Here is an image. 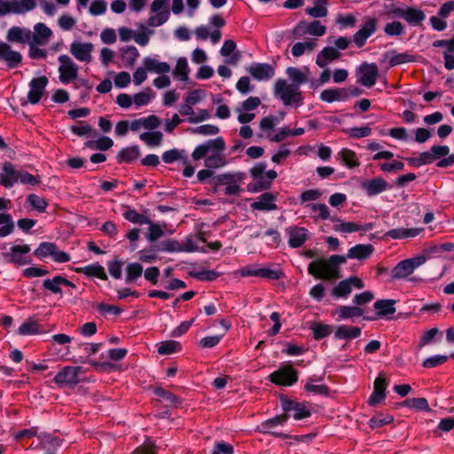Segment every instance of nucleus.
I'll return each mask as SVG.
<instances>
[{
	"label": "nucleus",
	"mask_w": 454,
	"mask_h": 454,
	"mask_svg": "<svg viewBox=\"0 0 454 454\" xmlns=\"http://www.w3.org/2000/svg\"><path fill=\"white\" fill-rule=\"evenodd\" d=\"M84 372L85 370L82 366H65L56 374L53 380L59 387L74 386L80 382V374Z\"/></svg>",
	"instance_id": "f8f14e48"
},
{
	"label": "nucleus",
	"mask_w": 454,
	"mask_h": 454,
	"mask_svg": "<svg viewBox=\"0 0 454 454\" xmlns=\"http://www.w3.org/2000/svg\"><path fill=\"white\" fill-rule=\"evenodd\" d=\"M246 69L257 81H269L275 75V67L268 63H253Z\"/></svg>",
	"instance_id": "6ab92c4d"
},
{
	"label": "nucleus",
	"mask_w": 454,
	"mask_h": 454,
	"mask_svg": "<svg viewBox=\"0 0 454 454\" xmlns=\"http://www.w3.org/2000/svg\"><path fill=\"white\" fill-rule=\"evenodd\" d=\"M359 71L361 73L359 82L362 85L370 88L375 84L379 76V69L375 63L363 64Z\"/></svg>",
	"instance_id": "b1692460"
},
{
	"label": "nucleus",
	"mask_w": 454,
	"mask_h": 454,
	"mask_svg": "<svg viewBox=\"0 0 454 454\" xmlns=\"http://www.w3.org/2000/svg\"><path fill=\"white\" fill-rule=\"evenodd\" d=\"M173 75L182 82H186L189 77V66L187 59L181 57L177 59L173 70Z\"/></svg>",
	"instance_id": "de8ad7c7"
},
{
	"label": "nucleus",
	"mask_w": 454,
	"mask_h": 454,
	"mask_svg": "<svg viewBox=\"0 0 454 454\" xmlns=\"http://www.w3.org/2000/svg\"><path fill=\"white\" fill-rule=\"evenodd\" d=\"M427 261L426 256L419 255L417 257L406 259L398 262L392 270L391 278L393 280L403 279L411 276L413 271L423 265Z\"/></svg>",
	"instance_id": "0eeeda50"
},
{
	"label": "nucleus",
	"mask_w": 454,
	"mask_h": 454,
	"mask_svg": "<svg viewBox=\"0 0 454 454\" xmlns=\"http://www.w3.org/2000/svg\"><path fill=\"white\" fill-rule=\"evenodd\" d=\"M363 313V309L357 306H340L336 309V315L339 317V319L358 317Z\"/></svg>",
	"instance_id": "a18cd8bd"
},
{
	"label": "nucleus",
	"mask_w": 454,
	"mask_h": 454,
	"mask_svg": "<svg viewBox=\"0 0 454 454\" xmlns=\"http://www.w3.org/2000/svg\"><path fill=\"white\" fill-rule=\"evenodd\" d=\"M278 193L272 192H263L259 197H257L256 200L254 201L250 207L253 210L258 211H274L278 209V206L276 204Z\"/></svg>",
	"instance_id": "5701e85b"
},
{
	"label": "nucleus",
	"mask_w": 454,
	"mask_h": 454,
	"mask_svg": "<svg viewBox=\"0 0 454 454\" xmlns=\"http://www.w3.org/2000/svg\"><path fill=\"white\" fill-rule=\"evenodd\" d=\"M35 255L40 259L51 256L56 262H67L71 260L70 255L58 248L56 244L51 242H42L34 252Z\"/></svg>",
	"instance_id": "9d476101"
},
{
	"label": "nucleus",
	"mask_w": 454,
	"mask_h": 454,
	"mask_svg": "<svg viewBox=\"0 0 454 454\" xmlns=\"http://www.w3.org/2000/svg\"><path fill=\"white\" fill-rule=\"evenodd\" d=\"M143 270V266L140 263H129L125 269V282L128 284L136 282L142 276Z\"/></svg>",
	"instance_id": "8fccbe9b"
},
{
	"label": "nucleus",
	"mask_w": 454,
	"mask_h": 454,
	"mask_svg": "<svg viewBox=\"0 0 454 454\" xmlns=\"http://www.w3.org/2000/svg\"><path fill=\"white\" fill-rule=\"evenodd\" d=\"M52 35L53 33L50 27L43 22H38L34 26L30 43L45 46L50 42Z\"/></svg>",
	"instance_id": "393cba45"
},
{
	"label": "nucleus",
	"mask_w": 454,
	"mask_h": 454,
	"mask_svg": "<svg viewBox=\"0 0 454 454\" xmlns=\"http://www.w3.org/2000/svg\"><path fill=\"white\" fill-rule=\"evenodd\" d=\"M387 56L388 58V63L391 67L412 62L414 60V57L407 52L396 53L395 51H388Z\"/></svg>",
	"instance_id": "864d4df0"
},
{
	"label": "nucleus",
	"mask_w": 454,
	"mask_h": 454,
	"mask_svg": "<svg viewBox=\"0 0 454 454\" xmlns=\"http://www.w3.org/2000/svg\"><path fill=\"white\" fill-rule=\"evenodd\" d=\"M169 0H154L150 6V17L147 20L149 27H160L169 18Z\"/></svg>",
	"instance_id": "1a4fd4ad"
},
{
	"label": "nucleus",
	"mask_w": 454,
	"mask_h": 454,
	"mask_svg": "<svg viewBox=\"0 0 454 454\" xmlns=\"http://www.w3.org/2000/svg\"><path fill=\"white\" fill-rule=\"evenodd\" d=\"M139 138L148 146L154 147L161 145L163 135L160 131L144 132L140 134Z\"/></svg>",
	"instance_id": "603ef678"
},
{
	"label": "nucleus",
	"mask_w": 454,
	"mask_h": 454,
	"mask_svg": "<svg viewBox=\"0 0 454 454\" xmlns=\"http://www.w3.org/2000/svg\"><path fill=\"white\" fill-rule=\"evenodd\" d=\"M76 271L79 273H82L87 277H94L100 278L102 280L107 279V275L105 271L104 267L98 263H93L87 265L83 268L76 269Z\"/></svg>",
	"instance_id": "58836bf2"
},
{
	"label": "nucleus",
	"mask_w": 454,
	"mask_h": 454,
	"mask_svg": "<svg viewBox=\"0 0 454 454\" xmlns=\"http://www.w3.org/2000/svg\"><path fill=\"white\" fill-rule=\"evenodd\" d=\"M186 157L187 156H186V153L184 150L179 151L175 148V149H171V150L164 152L162 154V160L167 164H170L178 160H184Z\"/></svg>",
	"instance_id": "0e129e2a"
},
{
	"label": "nucleus",
	"mask_w": 454,
	"mask_h": 454,
	"mask_svg": "<svg viewBox=\"0 0 454 454\" xmlns=\"http://www.w3.org/2000/svg\"><path fill=\"white\" fill-rule=\"evenodd\" d=\"M114 145V141L108 137H100L95 141H88L86 146L90 149L106 151Z\"/></svg>",
	"instance_id": "e2e57ef3"
},
{
	"label": "nucleus",
	"mask_w": 454,
	"mask_h": 454,
	"mask_svg": "<svg viewBox=\"0 0 454 454\" xmlns=\"http://www.w3.org/2000/svg\"><path fill=\"white\" fill-rule=\"evenodd\" d=\"M274 94L285 106H300L303 104L302 93L297 85H291L285 79H278L274 84Z\"/></svg>",
	"instance_id": "20e7f679"
},
{
	"label": "nucleus",
	"mask_w": 454,
	"mask_h": 454,
	"mask_svg": "<svg viewBox=\"0 0 454 454\" xmlns=\"http://www.w3.org/2000/svg\"><path fill=\"white\" fill-rule=\"evenodd\" d=\"M337 160L348 168H354L360 165L356 153L348 148H342L336 156Z\"/></svg>",
	"instance_id": "c9c22d12"
},
{
	"label": "nucleus",
	"mask_w": 454,
	"mask_h": 454,
	"mask_svg": "<svg viewBox=\"0 0 454 454\" xmlns=\"http://www.w3.org/2000/svg\"><path fill=\"white\" fill-rule=\"evenodd\" d=\"M243 179L244 174L240 172L221 174L215 177L216 184L224 185V193L230 196L239 195L242 192L240 184Z\"/></svg>",
	"instance_id": "6e6552de"
},
{
	"label": "nucleus",
	"mask_w": 454,
	"mask_h": 454,
	"mask_svg": "<svg viewBox=\"0 0 454 454\" xmlns=\"http://www.w3.org/2000/svg\"><path fill=\"white\" fill-rule=\"evenodd\" d=\"M269 379L278 386H292L298 380V372L292 365L286 364L270 373Z\"/></svg>",
	"instance_id": "9b49d317"
},
{
	"label": "nucleus",
	"mask_w": 454,
	"mask_h": 454,
	"mask_svg": "<svg viewBox=\"0 0 454 454\" xmlns=\"http://www.w3.org/2000/svg\"><path fill=\"white\" fill-rule=\"evenodd\" d=\"M127 210L123 213V216L126 220L139 224H146L150 223L151 220L149 217L143 214H139L135 209H131L129 207H126Z\"/></svg>",
	"instance_id": "13d9d810"
},
{
	"label": "nucleus",
	"mask_w": 454,
	"mask_h": 454,
	"mask_svg": "<svg viewBox=\"0 0 454 454\" xmlns=\"http://www.w3.org/2000/svg\"><path fill=\"white\" fill-rule=\"evenodd\" d=\"M278 123V118L274 115H268L266 117H263L260 121V129L262 133H260L258 136L260 137H266L267 133H272L271 130Z\"/></svg>",
	"instance_id": "052dcab7"
},
{
	"label": "nucleus",
	"mask_w": 454,
	"mask_h": 454,
	"mask_svg": "<svg viewBox=\"0 0 454 454\" xmlns=\"http://www.w3.org/2000/svg\"><path fill=\"white\" fill-rule=\"evenodd\" d=\"M42 332V326L36 320L32 318L27 319L23 324H21L18 330V333L20 335H35L39 334Z\"/></svg>",
	"instance_id": "37998d69"
},
{
	"label": "nucleus",
	"mask_w": 454,
	"mask_h": 454,
	"mask_svg": "<svg viewBox=\"0 0 454 454\" xmlns=\"http://www.w3.org/2000/svg\"><path fill=\"white\" fill-rule=\"evenodd\" d=\"M140 31L135 32L134 41L140 46H146L150 40V35L153 34V31L145 27L144 24L138 26Z\"/></svg>",
	"instance_id": "680f3d73"
},
{
	"label": "nucleus",
	"mask_w": 454,
	"mask_h": 454,
	"mask_svg": "<svg viewBox=\"0 0 454 454\" xmlns=\"http://www.w3.org/2000/svg\"><path fill=\"white\" fill-rule=\"evenodd\" d=\"M225 142L222 137L209 139L195 147L192 153L194 160L205 158L204 165L207 168H220L227 165V160L223 152Z\"/></svg>",
	"instance_id": "f257e3e1"
},
{
	"label": "nucleus",
	"mask_w": 454,
	"mask_h": 454,
	"mask_svg": "<svg viewBox=\"0 0 454 454\" xmlns=\"http://www.w3.org/2000/svg\"><path fill=\"white\" fill-rule=\"evenodd\" d=\"M286 73L289 79L293 82L291 85H297L300 88L301 84L306 83L309 81V69L307 67L301 70L298 67H287Z\"/></svg>",
	"instance_id": "72a5a7b5"
},
{
	"label": "nucleus",
	"mask_w": 454,
	"mask_h": 454,
	"mask_svg": "<svg viewBox=\"0 0 454 454\" xmlns=\"http://www.w3.org/2000/svg\"><path fill=\"white\" fill-rule=\"evenodd\" d=\"M266 162H257L253 168L249 169L250 176L254 183L247 184V190L251 192H260L269 190L273 181L277 178L278 174L275 170H266Z\"/></svg>",
	"instance_id": "7ed1b4c3"
},
{
	"label": "nucleus",
	"mask_w": 454,
	"mask_h": 454,
	"mask_svg": "<svg viewBox=\"0 0 454 454\" xmlns=\"http://www.w3.org/2000/svg\"><path fill=\"white\" fill-rule=\"evenodd\" d=\"M23 60L22 54L12 48V46L0 41V62L4 63L7 68L14 69L19 67Z\"/></svg>",
	"instance_id": "4468645a"
},
{
	"label": "nucleus",
	"mask_w": 454,
	"mask_h": 454,
	"mask_svg": "<svg viewBox=\"0 0 454 454\" xmlns=\"http://www.w3.org/2000/svg\"><path fill=\"white\" fill-rule=\"evenodd\" d=\"M317 47V42L315 40H309L306 42L295 43L291 50L293 56L298 58L302 56L306 52L312 51Z\"/></svg>",
	"instance_id": "09e8293b"
},
{
	"label": "nucleus",
	"mask_w": 454,
	"mask_h": 454,
	"mask_svg": "<svg viewBox=\"0 0 454 454\" xmlns=\"http://www.w3.org/2000/svg\"><path fill=\"white\" fill-rule=\"evenodd\" d=\"M38 438L40 440V448L46 450H54L61 442L59 438L49 434H41Z\"/></svg>",
	"instance_id": "6e6d98bb"
},
{
	"label": "nucleus",
	"mask_w": 454,
	"mask_h": 454,
	"mask_svg": "<svg viewBox=\"0 0 454 454\" xmlns=\"http://www.w3.org/2000/svg\"><path fill=\"white\" fill-rule=\"evenodd\" d=\"M284 414L293 412V418L296 420L310 417L311 409L304 403H298L294 400L285 399L282 401Z\"/></svg>",
	"instance_id": "dca6fc26"
},
{
	"label": "nucleus",
	"mask_w": 454,
	"mask_h": 454,
	"mask_svg": "<svg viewBox=\"0 0 454 454\" xmlns=\"http://www.w3.org/2000/svg\"><path fill=\"white\" fill-rule=\"evenodd\" d=\"M94 45L92 43L80 41L73 42L69 46L70 53L81 62L90 63L92 60V51Z\"/></svg>",
	"instance_id": "a211bd4d"
},
{
	"label": "nucleus",
	"mask_w": 454,
	"mask_h": 454,
	"mask_svg": "<svg viewBox=\"0 0 454 454\" xmlns=\"http://www.w3.org/2000/svg\"><path fill=\"white\" fill-rule=\"evenodd\" d=\"M420 228H398L388 231L386 236L393 239H401L406 238H414L421 232Z\"/></svg>",
	"instance_id": "4c0bfd02"
},
{
	"label": "nucleus",
	"mask_w": 454,
	"mask_h": 454,
	"mask_svg": "<svg viewBox=\"0 0 454 454\" xmlns=\"http://www.w3.org/2000/svg\"><path fill=\"white\" fill-rule=\"evenodd\" d=\"M138 146H129L121 149L117 154V161L119 163H129L136 160L139 157Z\"/></svg>",
	"instance_id": "79ce46f5"
},
{
	"label": "nucleus",
	"mask_w": 454,
	"mask_h": 454,
	"mask_svg": "<svg viewBox=\"0 0 454 454\" xmlns=\"http://www.w3.org/2000/svg\"><path fill=\"white\" fill-rule=\"evenodd\" d=\"M328 0H314V6L307 7L305 12L312 18L318 19L327 16Z\"/></svg>",
	"instance_id": "ea45409f"
},
{
	"label": "nucleus",
	"mask_w": 454,
	"mask_h": 454,
	"mask_svg": "<svg viewBox=\"0 0 454 454\" xmlns=\"http://www.w3.org/2000/svg\"><path fill=\"white\" fill-rule=\"evenodd\" d=\"M287 419L288 414H281L263 421L258 426L257 429L262 434H274L277 437L286 439L288 438L287 434L284 433H277L273 429L278 426L284 425L287 421Z\"/></svg>",
	"instance_id": "412c9836"
},
{
	"label": "nucleus",
	"mask_w": 454,
	"mask_h": 454,
	"mask_svg": "<svg viewBox=\"0 0 454 454\" xmlns=\"http://www.w3.org/2000/svg\"><path fill=\"white\" fill-rule=\"evenodd\" d=\"M62 286H69L72 288L76 287L73 282L60 275L55 276L52 278H46L43 282V288L55 294H62Z\"/></svg>",
	"instance_id": "cd10ccee"
},
{
	"label": "nucleus",
	"mask_w": 454,
	"mask_h": 454,
	"mask_svg": "<svg viewBox=\"0 0 454 454\" xmlns=\"http://www.w3.org/2000/svg\"><path fill=\"white\" fill-rule=\"evenodd\" d=\"M403 405L417 411H431L427 400L424 397L408 398L403 401Z\"/></svg>",
	"instance_id": "4d7b16f0"
},
{
	"label": "nucleus",
	"mask_w": 454,
	"mask_h": 454,
	"mask_svg": "<svg viewBox=\"0 0 454 454\" xmlns=\"http://www.w3.org/2000/svg\"><path fill=\"white\" fill-rule=\"evenodd\" d=\"M32 31L27 27L14 26L6 34V39L10 43H29Z\"/></svg>",
	"instance_id": "bb28decb"
},
{
	"label": "nucleus",
	"mask_w": 454,
	"mask_h": 454,
	"mask_svg": "<svg viewBox=\"0 0 454 454\" xmlns=\"http://www.w3.org/2000/svg\"><path fill=\"white\" fill-rule=\"evenodd\" d=\"M121 59L125 67H132L139 57V51L135 46H127L121 49Z\"/></svg>",
	"instance_id": "49530a36"
},
{
	"label": "nucleus",
	"mask_w": 454,
	"mask_h": 454,
	"mask_svg": "<svg viewBox=\"0 0 454 454\" xmlns=\"http://www.w3.org/2000/svg\"><path fill=\"white\" fill-rule=\"evenodd\" d=\"M36 7L35 0H12V14H25Z\"/></svg>",
	"instance_id": "c03bdc74"
},
{
	"label": "nucleus",
	"mask_w": 454,
	"mask_h": 454,
	"mask_svg": "<svg viewBox=\"0 0 454 454\" xmlns=\"http://www.w3.org/2000/svg\"><path fill=\"white\" fill-rule=\"evenodd\" d=\"M345 262V255L333 254L328 259L320 258L312 261L308 266V272L316 278L337 279L340 278V265Z\"/></svg>",
	"instance_id": "f03ea898"
},
{
	"label": "nucleus",
	"mask_w": 454,
	"mask_h": 454,
	"mask_svg": "<svg viewBox=\"0 0 454 454\" xmlns=\"http://www.w3.org/2000/svg\"><path fill=\"white\" fill-rule=\"evenodd\" d=\"M142 64L151 73L164 74L170 71V66L167 62H160L155 58L145 57L143 59Z\"/></svg>",
	"instance_id": "2f4dec72"
},
{
	"label": "nucleus",
	"mask_w": 454,
	"mask_h": 454,
	"mask_svg": "<svg viewBox=\"0 0 454 454\" xmlns=\"http://www.w3.org/2000/svg\"><path fill=\"white\" fill-rule=\"evenodd\" d=\"M361 335V328L357 326H349V325H340L335 333L334 337L337 340H344V339H356Z\"/></svg>",
	"instance_id": "e433bc0d"
},
{
	"label": "nucleus",
	"mask_w": 454,
	"mask_h": 454,
	"mask_svg": "<svg viewBox=\"0 0 454 454\" xmlns=\"http://www.w3.org/2000/svg\"><path fill=\"white\" fill-rule=\"evenodd\" d=\"M384 32L389 36H399L404 34V27L400 21L394 20L385 25Z\"/></svg>",
	"instance_id": "774afa93"
},
{
	"label": "nucleus",
	"mask_w": 454,
	"mask_h": 454,
	"mask_svg": "<svg viewBox=\"0 0 454 454\" xmlns=\"http://www.w3.org/2000/svg\"><path fill=\"white\" fill-rule=\"evenodd\" d=\"M30 252L28 245H14L7 252L3 253V258L7 262L18 266L28 264L27 254Z\"/></svg>",
	"instance_id": "ddd939ff"
},
{
	"label": "nucleus",
	"mask_w": 454,
	"mask_h": 454,
	"mask_svg": "<svg viewBox=\"0 0 454 454\" xmlns=\"http://www.w3.org/2000/svg\"><path fill=\"white\" fill-rule=\"evenodd\" d=\"M153 98L154 92L151 88L147 87L133 96V103L137 107H141L147 106Z\"/></svg>",
	"instance_id": "5fc2aeb1"
},
{
	"label": "nucleus",
	"mask_w": 454,
	"mask_h": 454,
	"mask_svg": "<svg viewBox=\"0 0 454 454\" xmlns=\"http://www.w3.org/2000/svg\"><path fill=\"white\" fill-rule=\"evenodd\" d=\"M389 185L383 177H374L362 184V188L368 196L380 194L388 189Z\"/></svg>",
	"instance_id": "c756f323"
},
{
	"label": "nucleus",
	"mask_w": 454,
	"mask_h": 454,
	"mask_svg": "<svg viewBox=\"0 0 454 454\" xmlns=\"http://www.w3.org/2000/svg\"><path fill=\"white\" fill-rule=\"evenodd\" d=\"M181 344L176 340L161 341L158 346V353L162 356L171 355L180 351Z\"/></svg>",
	"instance_id": "bf43d9fd"
},
{
	"label": "nucleus",
	"mask_w": 454,
	"mask_h": 454,
	"mask_svg": "<svg viewBox=\"0 0 454 454\" xmlns=\"http://www.w3.org/2000/svg\"><path fill=\"white\" fill-rule=\"evenodd\" d=\"M389 13L396 18L403 19L412 27L421 26L426 19V14L422 10L412 6H392Z\"/></svg>",
	"instance_id": "423d86ee"
},
{
	"label": "nucleus",
	"mask_w": 454,
	"mask_h": 454,
	"mask_svg": "<svg viewBox=\"0 0 454 454\" xmlns=\"http://www.w3.org/2000/svg\"><path fill=\"white\" fill-rule=\"evenodd\" d=\"M331 221L334 223L333 230L339 233H352L359 231H367L372 229L373 224L369 223L364 225L353 222H344L340 218L333 217Z\"/></svg>",
	"instance_id": "4be33fe9"
},
{
	"label": "nucleus",
	"mask_w": 454,
	"mask_h": 454,
	"mask_svg": "<svg viewBox=\"0 0 454 454\" xmlns=\"http://www.w3.org/2000/svg\"><path fill=\"white\" fill-rule=\"evenodd\" d=\"M377 20L375 18H368L362 25L360 29L353 35L355 44L361 48L365 43L367 39L376 31Z\"/></svg>",
	"instance_id": "aec40b11"
},
{
	"label": "nucleus",
	"mask_w": 454,
	"mask_h": 454,
	"mask_svg": "<svg viewBox=\"0 0 454 454\" xmlns=\"http://www.w3.org/2000/svg\"><path fill=\"white\" fill-rule=\"evenodd\" d=\"M58 61L59 63V80L62 84H68L77 80L79 67L70 56L61 54L59 56Z\"/></svg>",
	"instance_id": "39448f33"
},
{
	"label": "nucleus",
	"mask_w": 454,
	"mask_h": 454,
	"mask_svg": "<svg viewBox=\"0 0 454 454\" xmlns=\"http://www.w3.org/2000/svg\"><path fill=\"white\" fill-rule=\"evenodd\" d=\"M373 247L371 244H358L348 249L346 257L349 259L364 260L372 255Z\"/></svg>",
	"instance_id": "7c9ffc66"
},
{
	"label": "nucleus",
	"mask_w": 454,
	"mask_h": 454,
	"mask_svg": "<svg viewBox=\"0 0 454 454\" xmlns=\"http://www.w3.org/2000/svg\"><path fill=\"white\" fill-rule=\"evenodd\" d=\"M20 170L16 169L11 162H4L0 173V184L11 188L19 182Z\"/></svg>",
	"instance_id": "a878e982"
},
{
	"label": "nucleus",
	"mask_w": 454,
	"mask_h": 454,
	"mask_svg": "<svg viewBox=\"0 0 454 454\" xmlns=\"http://www.w3.org/2000/svg\"><path fill=\"white\" fill-rule=\"evenodd\" d=\"M407 161L411 165L419 167L433 163L434 161V158L432 155V152H423L416 158H408Z\"/></svg>",
	"instance_id": "69168bd1"
},
{
	"label": "nucleus",
	"mask_w": 454,
	"mask_h": 454,
	"mask_svg": "<svg viewBox=\"0 0 454 454\" xmlns=\"http://www.w3.org/2000/svg\"><path fill=\"white\" fill-rule=\"evenodd\" d=\"M347 98L348 95L345 90L340 89H327L323 90L320 94V99L327 103L343 101Z\"/></svg>",
	"instance_id": "a19ab883"
},
{
	"label": "nucleus",
	"mask_w": 454,
	"mask_h": 454,
	"mask_svg": "<svg viewBox=\"0 0 454 454\" xmlns=\"http://www.w3.org/2000/svg\"><path fill=\"white\" fill-rule=\"evenodd\" d=\"M326 32V27L319 20L310 22L301 21L293 29V34L296 36L309 35L316 37L323 36Z\"/></svg>",
	"instance_id": "2eb2a0df"
},
{
	"label": "nucleus",
	"mask_w": 454,
	"mask_h": 454,
	"mask_svg": "<svg viewBox=\"0 0 454 454\" xmlns=\"http://www.w3.org/2000/svg\"><path fill=\"white\" fill-rule=\"evenodd\" d=\"M48 82V78L44 75L33 78L30 81L29 90L27 92V101L30 104L35 105L39 103L45 92Z\"/></svg>",
	"instance_id": "f3484780"
},
{
	"label": "nucleus",
	"mask_w": 454,
	"mask_h": 454,
	"mask_svg": "<svg viewBox=\"0 0 454 454\" xmlns=\"http://www.w3.org/2000/svg\"><path fill=\"white\" fill-rule=\"evenodd\" d=\"M340 52L334 47H325L317 56L316 63L320 67H325L330 61L340 58Z\"/></svg>",
	"instance_id": "f704fd0d"
},
{
	"label": "nucleus",
	"mask_w": 454,
	"mask_h": 454,
	"mask_svg": "<svg viewBox=\"0 0 454 454\" xmlns=\"http://www.w3.org/2000/svg\"><path fill=\"white\" fill-rule=\"evenodd\" d=\"M288 245L293 248L301 247L308 239V230L304 227L294 226L286 230Z\"/></svg>",
	"instance_id": "c85d7f7f"
},
{
	"label": "nucleus",
	"mask_w": 454,
	"mask_h": 454,
	"mask_svg": "<svg viewBox=\"0 0 454 454\" xmlns=\"http://www.w3.org/2000/svg\"><path fill=\"white\" fill-rule=\"evenodd\" d=\"M395 301L392 299L379 300L374 302L373 308L379 317H387L395 313Z\"/></svg>",
	"instance_id": "473e14b6"
},
{
	"label": "nucleus",
	"mask_w": 454,
	"mask_h": 454,
	"mask_svg": "<svg viewBox=\"0 0 454 454\" xmlns=\"http://www.w3.org/2000/svg\"><path fill=\"white\" fill-rule=\"evenodd\" d=\"M0 238H4L14 231V222L10 214L0 213Z\"/></svg>",
	"instance_id": "3c124183"
},
{
	"label": "nucleus",
	"mask_w": 454,
	"mask_h": 454,
	"mask_svg": "<svg viewBox=\"0 0 454 454\" xmlns=\"http://www.w3.org/2000/svg\"><path fill=\"white\" fill-rule=\"evenodd\" d=\"M29 205L38 212H44L48 207V202L43 198L36 194H29L27 198Z\"/></svg>",
	"instance_id": "338daca9"
}]
</instances>
